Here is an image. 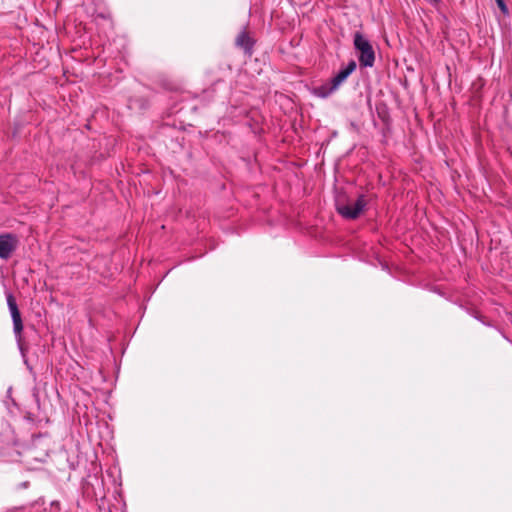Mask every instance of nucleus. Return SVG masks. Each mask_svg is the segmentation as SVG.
<instances>
[{
	"instance_id": "f257e3e1",
	"label": "nucleus",
	"mask_w": 512,
	"mask_h": 512,
	"mask_svg": "<svg viewBox=\"0 0 512 512\" xmlns=\"http://www.w3.org/2000/svg\"><path fill=\"white\" fill-rule=\"evenodd\" d=\"M356 69V62L350 61L344 69L339 71L335 77H333L329 82L320 85L314 89V93L316 96L321 98H326L331 95L334 91H336L343 82L349 77L352 72Z\"/></svg>"
},
{
	"instance_id": "f03ea898",
	"label": "nucleus",
	"mask_w": 512,
	"mask_h": 512,
	"mask_svg": "<svg viewBox=\"0 0 512 512\" xmlns=\"http://www.w3.org/2000/svg\"><path fill=\"white\" fill-rule=\"evenodd\" d=\"M354 46L359 52V62L363 67H372L375 53L370 42L359 32L354 35Z\"/></svg>"
},
{
	"instance_id": "7ed1b4c3",
	"label": "nucleus",
	"mask_w": 512,
	"mask_h": 512,
	"mask_svg": "<svg viewBox=\"0 0 512 512\" xmlns=\"http://www.w3.org/2000/svg\"><path fill=\"white\" fill-rule=\"evenodd\" d=\"M366 200L363 195L359 196L355 201H348L346 203L337 202V211L346 219H355L364 210Z\"/></svg>"
},
{
	"instance_id": "20e7f679",
	"label": "nucleus",
	"mask_w": 512,
	"mask_h": 512,
	"mask_svg": "<svg viewBox=\"0 0 512 512\" xmlns=\"http://www.w3.org/2000/svg\"><path fill=\"white\" fill-rule=\"evenodd\" d=\"M18 238L10 233L0 235V258L7 259L15 251Z\"/></svg>"
},
{
	"instance_id": "39448f33",
	"label": "nucleus",
	"mask_w": 512,
	"mask_h": 512,
	"mask_svg": "<svg viewBox=\"0 0 512 512\" xmlns=\"http://www.w3.org/2000/svg\"><path fill=\"white\" fill-rule=\"evenodd\" d=\"M7 304L11 313L13 326H14V332L17 335H20L23 330V324L20 312L18 310L16 301L12 294H7Z\"/></svg>"
},
{
	"instance_id": "423d86ee",
	"label": "nucleus",
	"mask_w": 512,
	"mask_h": 512,
	"mask_svg": "<svg viewBox=\"0 0 512 512\" xmlns=\"http://www.w3.org/2000/svg\"><path fill=\"white\" fill-rule=\"evenodd\" d=\"M236 44L244 50H250L252 41L246 32H241L236 38Z\"/></svg>"
},
{
	"instance_id": "0eeeda50",
	"label": "nucleus",
	"mask_w": 512,
	"mask_h": 512,
	"mask_svg": "<svg viewBox=\"0 0 512 512\" xmlns=\"http://www.w3.org/2000/svg\"><path fill=\"white\" fill-rule=\"evenodd\" d=\"M503 14H508V8L503 0H495Z\"/></svg>"
}]
</instances>
